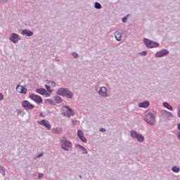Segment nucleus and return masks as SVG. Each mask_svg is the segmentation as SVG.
Instances as JSON below:
<instances>
[{"mask_svg": "<svg viewBox=\"0 0 180 180\" xmlns=\"http://www.w3.org/2000/svg\"><path fill=\"white\" fill-rule=\"evenodd\" d=\"M77 136L83 141V143H86V139L84 137V133L82 132V130H78L77 131Z\"/></svg>", "mask_w": 180, "mask_h": 180, "instance_id": "obj_14", "label": "nucleus"}, {"mask_svg": "<svg viewBox=\"0 0 180 180\" xmlns=\"http://www.w3.org/2000/svg\"><path fill=\"white\" fill-rule=\"evenodd\" d=\"M95 8L96 9H101L102 8V6L101 5V4L96 2L95 3Z\"/></svg>", "mask_w": 180, "mask_h": 180, "instance_id": "obj_24", "label": "nucleus"}, {"mask_svg": "<svg viewBox=\"0 0 180 180\" xmlns=\"http://www.w3.org/2000/svg\"><path fill=\"white\" fill-rule=\"evenodd\" d=\"M178 129H179V130H180V123L178 124Z\"/></svg>", "mask_w": 180, "mask_h": 180, "instance_id": "obj_35", "label": "nucleus"}, {"mask_svg": "<svg viewBox=\"0 0 180 180\" xmlns=\"http://www.w3.org/2000/svg\"><path fill=\"white\" fill-rule=\"evenodd\" d=\"M10 40L13 43H18L19 40H20V38L19 37V35H18V34L13 33L11 34Z\"/></svg>", "mask_w": 180, "mask_h": 180, "instance_id": "obj_11", "label": "nucleus"}, {"mask_svg": "<svg viewBox=\"0 0 180 180\" xmlns=\"http://www.w3.org/2000/svg\"><path fill=\"white\" fill-rule=\"evenodd\" d=\"M163 105L165 106V108H166L169 110H172V106L169 105L168 103H164Z\"/></svg>", "mask_w": 180, "mask_h": 180, "instance_id": "obj_22", "label": "nucleus"}, {"mask_svg": "<svg viewBox=\"0 0 180 180\" xmlns=\"http://www.w3.org/2000/svg\"><path fill=\"white\" fill-rule=\"evenodd\" d=\"M3 99H4V94H0V101H3Z\"/></svg>", "mask_w": 180, "mask_h": 180, "instance_id": "obj_29", "label": "nucleus"}, {"mask_svg": "<svg viewBox=\"0 0 180 180\" xmlns=\"http://www.w3.org/2000/svg\"><path fill=\"white\" fill-rule=\"evenodd\" d=\"M21 34H22L23 36H28L30 37L33 34V32L29 30H25L22 32Z\"/></svg>", "mask_w": 180, "mask_h": 180, "instance_id": "obj_18", "label": "nucleus"}, {"mask_svg": "<svg viewBox=\"0 0 180 180\" xmlns=\"http://www.w3.org/2000/svg\"><path fill=\"white\" fill-rule=\"evenodd\" d=\"M76 147L77 148H80L83 151V154H88V151L86 150V148H85L84 146L81 145H76Z\"/></svg>", "mask_w": 180, "mask_h": 180, "instance_id": "obj_21", "label": "nucleus"}, {"mask_svg": "<svg viewBox=\"0 0 180 180\" xmlns=\"http://www.w3.org/2000/svg\"><path fill=\"white\" fill-rule=\"evenodd\" d=\"M178 116H179V117H180V110L178 112Z\"/></svg>", "mask_w": 180, "mask_h": 180, "instance_id": "obj_34", "label": "nucleus"}, {"mask_svg": "<svg viewBox=\"0 0 180 180\" xmlns=\"http://www.w3.org/2000/svg\"><path fill=\"white\" fill-rule=\"evenodd\" d=\"M62 110H63V115L66 116V117H71V116L74 115V112L68 106H63L62 108Z\"/></svg>", "mask_w": 180, "mask_h": 180, "instance_id": "obj_3", "label": "nucleus"}, {"mask_svg": "<svg viewBox=\"0 0 180 180\" xmlns=\"http://www.w3.org/2000/svg\"><path fill=\"white\" fill-rule=\"evenodd\" d=\"M72 123H73V124H77V121L72 120Z\"/></svg>", "mask_w": 180, "mask_h": 180, "instance_id": "obj_33", "label": "nucleus"}, {"mask_svg": "<svg viewBox=\"0 0 180 180\" xmlns=\"http://www.w3.org/2000/svg\"><path fill=\"white\" fill-rule=\"evenodd\" d=\"M115 37L117 41H120L122 40V32L117 31L115 34Z\"/></svg>", "mask_w": 180, "mask_h": 180, "instance_id": "obj_17", "label": "nucleus"}, {"mask_svg": "<svg viewBox=\"0 0 180 180\" xmlns=\"http://www.w3.org/2000/svg\"><path fill=\"white\" fill-rule=\"evenodd\" d=\"M41 126H44L46 127V130H50L51 129V125L50 124V122L46 120H42L39 123Z\"/></svg>", "mask_w": 180, "mask_h": 180, "instance_id": "obj_10", "label": "nucleus"}, {"mask_svg": "<svg viewBox=\"0 0 180 180\" xmlns=\"http://www.w3.org/2000/svg\"><path fill=\"white\" fill-rule=\"evenodd\" d=\"M139 108H148V106H150V103L148 101H145L143 103H139Z\"/></svg>", "mask_w": 180, "mask_h": 180, "instance_id": "obj_20", "label": "nucleus"}, {"mask_svg": "<svg viewBox=\"0 0 180 180\" xmlns=\"http://www.w3.org/2000/svg\"><path fill=\"white\" fill-rule=\"evenodd\" d=\"M72 56L75 57V58H77V57H78V54L77 53H72Z\"/></svg>", "mask_w": 180, "mask_h": 180, "instance_id": "obj_26", "label": "nucleus"}, {"mask_svg": "<svg viewBox=\"0 0 180 180\" xmlns=\"http://www.w3.org/2000/svg\"><path fill=\"white\" fill-rule=\"evenodd\" d=\"M16 91L18 94H26V92H27V89L25 88V86L20 85L16 86Z\"/></svg>", "mask_w": 180, "mask_h": 180, "instance_id": "obj_13", "label": "nucleus"}, {"mask_svg": "<svg viewBox=\"0 0 180 180\" xmlns=\"http://www.w3.org/2000/svg\"><path fill=\"white\" fill-rule=\"evenodd\" d=\"M141 56H147V51H142V52L141 53Z\"/></svg>", "mask_w": 180, "mask_h": 180, "instance_id": "obj_28", "label": "nucleus"}, {"mask_svg": "<svg viewBox=\"0 0 180 180\" xmlns=\"http://www.w3.org/2000/svg\"><path fill=\"white\" fill-rule=\"evenodd\" d=\"M143 43L146 46V47H148V49H155V47H158V46H160V44L146 38L143 39Z\"/></svg>", "mask_w": 180, "mask_h": 180, "instance_id": "obj_2", "label": "nucleus"}, {"mask_svg": "<svg viewBox=\"0 0 180 180\" xmlns=\"http://www.w3.org/2000/svg\"><path fill=\"white\" fill-rule=\"evenodd\" d=\"M77 136L83 141V143H86V139L84 137V133L82 132V130H78L77 131Z\"/></svg>", "mask_w": 180, "mask_h": 180, "instance_id": "obj_15", "label": "nucleus"}, {"mask_svg": "<svg viewBox=\"0 0 180 180\" xmlns=\"http://www.w3.org/2000/svg\"><path fill=\"white\" fill-rule=\"evenodd\" d=\"M29 98L34 101V102H36V103H43V99L41 97L37 94H30L29 96Z\"/></svg>", "mask_w": 180, "mask_h": 180, "instance_id": "obj_6", "label": "nucleus"}, {"mask_svg": "<svg viewBox=\"0 0 180 180\" xmlns=\"http://www.w3.org/2000/svg\"><path fill=\"white\" fill-rule=\"evenodd\" d=\"M58 95H60V96H65L66 98H68L69 99H72V96H74V94L72 92L68 91L67 89L60 88L57 91Z\"/></svg>", "mask_w": 180, "mask_h": 180, "instance_id": "obj_1", "label": "nucleus"}, {"mask_svg": "<svg viewBox=\"0 0 180 180\" xmlns=\"http://www.w3.org/2000/svg\"><path fill=\"white\" fill-rule=\"evenodd\" d=\"M131 136L134 139H137L139 143H143L144 141V136L140 134H138L137 131L134 130L131 131Z\"/></svg>", "mask_w": 180, "mask_h": 180, "instance_id": "obj_5", "label": "nucleus"}, {"mask_svg": "<svg viewBox=\"0 0 180 180\" xmlns=\"http://www.w3.org/2000/svg\"><path fill=\"white\" fill-rule=\"evenodd\" d=\"M172 170L173 171V172H175L176 174H178V172H179V168H178L177 167H173L172 168Z\"/></svg>", "mask_w": 180, "mask_h": 180, "instance_id": "obj_23", "label": "nucleus"}, {"mask_svg": "<svg viewBox=\"0 0 180 180\" xmlns=\"http://www.w3.org/2000/svg\"><path fill=\"white\" fill-rule=\"evenodd\" d=\"M22 106L24 107L26 110H32V109L34 108V105H33V104L28 101H23L22 102Z\"/></svg>", "mask_w": 180, "mask_h": 180, "instance_id": "obj_8", "label": "nucleus"}, {"mask_svg": "<svg viewBox=\"0 0 180 180\" xmlns=\"http://www.w3.org/2000/svg\"><path fill=\"white\" fill-rule=\"evenodd\" d=\"M177 137H178L179 140H180V133L179 134Z\"/></svg>", "mask_w": 180, "mask_h": 180, "instance_id": "obj_36", "label": "nucleus"}, {"mask_svg": "<svg viewBox=\"0 0 180 180\" xmlns=\"http://www.w3.org/2000/svg\"><path fill=\"white\" fill-rule=\"evenodd\" d=\"M36 92L40 95H46V94H47V91H46L45 89L41 88L37 89Z\"/></svg>", "mask_w": 180, "mask_h": 180, "instance_id": "obj_19", "label": "nucleus"}, {"mask_svg": "<svg viewBox=\"0 0 180 180\" xmlns=\"http://www.w3.org/2000/svg\"><path fill=\"white\" fill-rule=\"evenodd\" d=\"M38 178L39 179H41V178H43V174H39Z\"/></svg>", "mask_w": 180, "mask_h": 180, "instance_id": "obj_30", "label": "nucleus"}, {"mask_svg": "<svg viewBox=\"0 0 180 180\" xmlns=\"http://www.w3.org/2000/svg\"><path fill=\"white\" fill-rule=\"evenodd\" d=\"M169 54V51H167V49H162L155 53V57H164V56H167Z\"/></svg>", "mask_w": 180, "mask_h": 180, "instance_id": "obj_12", "label": "nucleus"}, {"mask_svg": "<svg viewBox=\"0 0 180 180\" xmlns=\"http://www.w3.org/2000/svg\"><path fill=\"white\" fill-rule=\"evenodd\" d=\"M145 120L148 124H154V123H155V118H154V115H153V113L146 115Z\"/></svg>", "mask_w": 180, "mask_h": 180, "instance_id": "obj_7", "label": "nucleus"}, {"mask_svg": "<svg viewBox=\"0 0 180 180\" xmlns=\"http://www.w3.org/2000/svg\"><path fill=\"white\" fill-rule=\"evenodd\" d=\"M100 131H106V129H103V128H101L100 129Z\"/></svg>", "mask_w": 180, "mask_h": 180, "instance_id": "obj_31", "label": "nucleus"}, {"mask_svg": "<svg viewBox=\"0 0 180 180\" xmlns=\"http://www.w3.org/2000/svg\"><path fill=\"white\" fill-rule=\"evenodd\" d=\"M122 22H123L124 23H126V22H127V17L123 18H122Z\"/></svg>", "mask_w": 180, "mask_h": 180, "instance_id": "obj_27", "label": "nucleus"}, {"mask_svg": "<svg viewBox=\"0 0 180 180\" xmlns=\"http://www.w3.org/2000/svg\"><path fill=\"white\" fill-rule=\"evenodd\" d=\"M106 92H107L106 87L103 86L101 88L99 91V95H101V96H108V94Z\"/></svg>", "mask_w": 180, "mask_h": 180, "instance_id": "obj_16", "label": "nucleus"}, {"mask_svg": "<svg viewBox=\"0 0 180 180\" xmlns=\"http://www.w3.org/2000/svg\"><path fill=\"white\" fill-rule=\"evenodd\" d=\"M41 155H43V153H41L40 155H39L37 156V158H40V157H41Z\"/></svg>", "mask_w": 180, "mask_h": 180, "instance_id": "obj_32", "label": "nucleus"}, {"mask_svg": "<svg viewBox=\"0 0 180 180\" xmlns=\"http://www.w3.org/2000/svg\"><path fill=\"white\" fill-rule=\"evenodd\" d=\"M61 147L63 150H65L66 151H70V150L72 148V143L68 140L62 141Z\"/></svg>", "mask_w": 180, "mask_h": 180, "instance_id": "obj_4", "label": "nucleus"}, {"mask_svg": "<svg viewBox=\"0 0 180 180\" xmlns=\"http://www.w3.org/2000/svg\"><path fill=\"white\" fill-rule=\"evenodd\" d=\"M56 102H58V103H61V102H63V101L61 100V97L60 96L56 97Z\"/></svg>", "mask_w": 180, "mask_h": 180, "instance_id": "obj_25", "label": "nucleus"}, {"mask_svg": "<svg viewBox=\"0 0 180 180\" xmlns=\"http://www.w3.org/2000/svg\"><path fill=\"white\" fill-rule=\"evenodd\" d=\"M55 87H56V82H51V81H49L48 84L45 85V88H46L48 92H49L50 94L53 92V88H55Z\"/></svg>", "mask_w": 180, "mask_h": 180, "instance_id": "obj_9", "label": "nucleus"}, {"mask_svg": "<svg viewBox=\"0 0 180 180\" xmlns=\"http://www.w3.org/2000/svg\"><path fill=\"white\" fill-rule=\"evenodd\" d=\"M40 116H42V114H40Z\"/></svg>", "mask_w": 180, "mask_h": 180, "instance_id": "obj_37", "label": "nucleus"}]
</instances>
